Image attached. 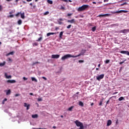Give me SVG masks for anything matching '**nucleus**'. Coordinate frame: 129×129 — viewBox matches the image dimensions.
Wrapping results in <instances>:
<instances>
[{
  "mask_svg": "<svg viewBox=\"0 0 129 129\" xmlns=\"http://www.w3.org/2000/svg\"><path fill=\"white\" fill-rule=\"evenodd\" d=\"M103 78H104V74H102L96 77V79L98 81H100L101 79H103Z\"/></svg>",
  "mask_w": 129,
  "mask_h": 129,
  "instance_id": "nucleus-3",
  "label": "nucleus"
},
{
  "mask_svg": "<svg viewBox=\"0 0 129 129\" xmlns=\"http://www.w3.org/2000/svg\"><path fill=\"white\" fill-rule=\"evenodd\" d=\"M28 2H32L33 0H26Z\"/></svg>",
  "mask_w": 129,
  "mask_h": 129,
  "instance_id": "nucleus-59",
  "label": "nucleus"
},
{
  "mask_svg": "<svg viewBox=\"0 0 129 129\" xmlns=\"http://www.w3.org/2000/svg\"><path fill=\"white\" fill-rule=\"evenodd\" d=\"M127 52V51L122 50V51H120L121 54H125L126 55Z\"/></svg>",
  "mask_w": 129,
  "mask_h": 129,
  "instance_id": "nucleus-24",
  "label": "nucleus"
},
{
  "mask_svg": "<svg viewBox=\"0 0 129 129\" xmlns=\"http://www.w3.org/2000/svg\"><path fill=\"white\" fill-rule=\"evenodd\" d=\"M24 107H27V110L30 109V104H27V103H24Z\"/></svg>",
  "mask_w": 129,
  "mask_h": 129,
  "instance_id": "nucleus-11",
  "label": "nucleus"
},
{
  "mask_svg": "<svg viewBox=\"0 0 129 129\" xmlns=\"http://www.w3.org/2000/svg\"><path fill=\"white\" fill-rule=\"evenodd\" d=\"M62 1V2H64V3H67V2H68V0H60Z\"/></svg>",
  "mask_w": 129,
  "mask_h": 129,
  "instance_id": "nucleus-53",
  "label": "nucleus"
},
{
  "mask_svg": "<svg viewBox=\"0 0 129 129\" xmlns=\"http://www.w3.org/2000/svg\"><path fill=\"white\" fill-rule=\"evenodd\" d=\"M79 63H84V60H79Z\"/></svg>",
  "mask_w": 129,
  "mask_h": 129,
  "instance_id": "nucleus-38",
  "label": "nucleus"
},
{
  "mask_svg": "<svg viewBox=\"0 0 129 129\" xmlns=\"http://www.w3.org/2000/svg\"><path fill=\"white\" fill-rule=\"evenodd\" d=\"M10 18H14V15H11L9 16Z\"/></svg>",
  "mask_w": 129,
  "mask_h": 129,
  "instance_id": "nucleus-48",
  "label": "nucleus"
},
{
  "mask_svg": "<svg viewBox=\"0 0 129 129\" xmlns=\"http://www.w3.org/2000/svg\"><path fill=\"white\" fill-rule=\"evenodd\" d=\"M7 61L9 62H13V59H11V58L9 57L7 59Z\"/></svg>",
  "mask_w": 129,
  "mask_h": 129,
  "instance_id": "nucleus-34",
  "label": "nucleus"
},
{
  "mask_svg": "<svg viewBox=\"0 0 129 129\" xmlns=\"http://www.w3.org/2000/svg\"><path fill=\"white\" fill-rule=\"evenodd\" d=\"M69 58H76V56H75V55H72L69 54H66L61 57V60H62V61H64V60H66V59H68Z\"/></svg>",
  "mask_w": 129,
  "mask_h": 129,
  "instance_id": "nucleus-2",
  "label": "nucleus"
},
{
  "mask_svg": "<svg viewBox=\"0 0 129 129\" xmlns=\"http://www.w3.org/2000/svg\"><path fill=\"white\" fill-rule=\"evenodd\" d=\"M109 15H110L109 14H101V15L98 16V17H109Z\"/></svg>",
  "mask_w": 129,
  "mask_h": 129,
  "instance_id": "nucleus-13",
  "label": "nucleus"
},
{
  "mask_svg": "<svg viewBox=\"0 0 129 129\" xmlns=\"http://www.w3.org/2000/svg\"><path fill=\"white\" fill-rule=\"evenodd\" d=\"M71 25H69L68 26H67V29H70V28H71Z\"/></svg>",
  "mask_w": 129,
  "mask_h": 129,
  "instance_id": "nucleus-43",
  "label": "nucleus"
},
{
  "mask_svg": "<svg viewBox=\"0 0 129 129\" xmlns=\"http://www.w3.org/2000/svg\"><path fill=\"white\" fill-rule=\"evenodd\" d=\"M38 101H43V98H39L37 99Z\"/></svg>",
  "mask_w": 129,
  "mask_h": 129,
  "instance_id": "nucleus-36",
  "label": "nucleus"
},
{
  "mask_svg": "<svg viewBox=\"0 0 129 129\" xmlns=\"http://www.w3.org/2000/svg\"><path fill=\"white\" fill-rule=\"evenodd\" d=\"M21 14V12H19L17 14H16V17H19V16H20V14Z\"/></svg>",
  "mask_w": 129,
  "mask_h": 129,
  "instance_id": "nucleus-41",
  "label": "nucleus"
},
{
  "mask_svg": "<svg viewBox=\"0 0 129 129\" xmlns=\"http://www.w3.org/2000/svg\"><path fill=\"white\" fill-rule=\"evenodd\" d=\"M20 94H15V97H17V96H20Z\"/></svg>",
  "mask_w": 129,
  "mask_h": 129,
  "instance_id": "nucleus-45",
  "label": "nucleus"
},
{
  "mask_svg": "<svg viewBox=\"0 0 129 129\" xmlns=\"http://www.w3.org/2000/svg\"><path fill=\"white\" fill-rule=\"evenodd\" d=\"M79 105H80V106H84V104H83V103L81 101H80L79 102Z\"/></svg>",
  "mask_w": 129,
  "mask_h": 129,
  "instance_id": "nucleus-23",
  "label": "nucleus"
},
{
  "mask_svg": "<svg viewBox=\"0 0 129 129\" xmlns=\"http://www.w3.org/2000/svg\"><path fill=\"white\" fill-rule=\"evenodd\" d=\"M117 93H118V92H116L113 93V95H114V94H117Z\"/></svg>",
  "mask_w": 129,
  "mask_h": 129,
  "instance_id": "nucleus-54",
  "label": "nucleus"
},
{
  "mask_svg": "<svg viewBox=\"0 0 129 129\" xmlns=\"http://www.w3.org/2000/svg\"><path fill=\"white\" fill-rule=\"evenodd\" d=\"M109 0H104V3H106L108 2Z\"/></svg>",
  "mask_w": 129,
  "mask_h": 129,
  "instance_id": "nucleus-56",
  "label": "nucleus"
},
{
  "mask_svg": "<svg viewBox=\"0 0 129 129\" xmlns=\"http://www.w3.org/2000/svg\"><path fill=\"white\" fill-rule=\"evenodd\" d=\"M68 23H70V24H75V19H73L71 20H68Z\"/></svg>",
  "mask_w": 129,
  "mask_h": 129,
  "instance_id": "nucleus-10",
  "label": "nucleus"
},
{
  "mask_svg": "<svg viewBox=\"0 0 129 129\" xmlns=\"http://www.w3.org/2000/svg\"><path fill=\"white\" fill-rule=\"evenodd\" d=\"M109 62H110V60H109V59H106V60H105V63L106 64H108V63H109Z\"/></svg>",
  "mask_w": 129,
  "mask_h": 129,
  "instance_id": "nucleus-31",
  "label": "nucleus"
},
{
  "mask_svg": "<svg viewBox=\"0 0 129 129\" xmlns=\"http://www.w3.org/2000/svg\"><path fill=\"white\" fill-rule=\"evenodd\" d=\"M33 46H38V43L35 42L33 44Z\"/></svg>",
  "mask_w": 129,
  "mask_h": 129,
  "instance_id": "nucleus-40",
  "label": "nucleus"
},
{
  "mask_svg": "<svg viewBox=\"0 0 129 129\" xmlns=\"http://www.w3.org/2000/svg\"><path fill=\"white\" fill-rule=\"evenodd\" d=\"M127 32H128V30L127 29H123L122 30H120L119 33H123V34H124L125 33H127Z\"/></svg>",
  "mask_w": 129,
  "mask_h": 129,
  "instance_id": "nucleus-9",
  "label": "nucleus"
},
{
  "mask_svg": "<svg viewBox=\"0 0 129 129\" xmlns=\"http://www.w3.org/2000/svg\"><path fill=\"white\" fill-rule=\"evenodd\" d=\"M125 5H127V3L126 2L123 3V6H125Z\"/></svg>",
  "mask_w": 129,
  "mask_h": 129,
  "instance_id": "nucleus-55",
  "label": "nucleus"
},
{
  "mask_svg": "<svg viewBox=\"0 0 129 129\" xmlns=\"http://www.w3.org/2000/svg\"><path fill=\"white\" fill-rule=\"evenodd\" d=\"M7 83H16V80H8L7 81Z\"/></svg>",
  "mask_w": 129,
  "mask_h": 129,
  "instance_id": "nucleus-8",
  "label": "nucleus"
},
{
  "mask_svg": "<svg viewBox=\"0 0 129 129\" xmlns=\"http://www.w3.org/2000/svg\"><path fill=\"white\" fill-rule=\"evenodd\" d=\"M121 13H128V11H125V10H120V11H119L115 12V14H121Z\"/></svg>",
  "mask_w": 129,
  "mask_h": 129,
  "instance_id": "nucleus-7",
  "label": "nucleus"
},
{
  "mask_svg": "<svg viewBox=\"0 0 129 129\" xmlns=\"http://www.w3.org/2000/svg\"><path fill=\"white\" fill-rule=\"evenodd\" d=\"M126 55H127V56H129V52L128 51H127V53Z\"/></svg>",
  "mask_w": 129,
  "mask_h": 129,
  "instance_id": "nucleus-57",
  "label": "nucleus"
},
{
  "mask_svg": "<svg viewBox=\"0 0 129 129\" xmlns=\"http://www.w3.org/2000/svg\"><path fill=\"white\" fill-rule=\"evenodd\" d=\"M96 30V27L95 26L92 28V31L93 32H95Z\"/></svg>",
  "mask_w": 129,
  "mask_h": 129,
  "instance_id": "nucleus-28",
  "label": "nucleus"
},
{
  "mask_svg": "<svg viewBox=\"0 0 129 129\" xmlns=\"http://www.w3.org/2000/svg\"><path fill=\"white\" fill-rule=\"evenodd\" d=\"M36 64H41V62H40L39 61H36V62L33 63V65H36Z\"/></svg>",
  "mask_w": 129,
  "mask_h": 129,
  "instance_id": "nucleus-32",
  "label": "nucleus"
},
{
  "mask_svg": "<svg viewBox=\"0 0 129 129\" xmlns=\"http://www.w3.org/2000/svg\"><path fill=\"white\" fill-rule=\"evenodd\" d=\"M30 6H31L32 7L33 6V3H30Z\"/></svg>",
  "mask_w": 129,
  "mask_h": 129,
  "instance_id": "nucleus-63",
  "label": "nucleus"
},
{
  "mask_svg": "<svg viewBox=\"0 0 129 129\" xmlns=\"http://www.w3.org/2000/svg\"><path fill=\"white\" fill-rule=\"evenodd\" d=\"M22 21L21 20H18V25H22Z\"/></svg>",
  "mask_w": 129,
  "mask_h": 129,
  "instance_id": "nucleus-29",
  "label": "nucleus"
},
{
  "mask_svg": "<svg viewBox=\"0 0 129 129\" xmlns=\"http://www.w3.org/2000/svg\"><path fill=\"white\" fill-rule=\"evenodd\" d=\"M5 65H6V62L5 61H4L3 63H1V67H3V66H5Z\"/></svg>",
  "mask_w": 129,
  "mask_h": 129,
  "instance_id": "nucleus-30",
  "label": "nucleus"
},
{
  "mask_svg": "<svg viewBox=\"0 0 129 129\" xmlns=\"http://www.w3.org/2000/svg\"><path fill=\"white\" fill-rule=\"evenodd\" d=\"M38 114H37L32 115V118H38Z\"/></svg>",
  "mask_w": 129,
  "mask_h": 129,
  "instance_id": "nucleus-17",
  "label": "nucleus"
},
{
  "mask_svg": "<svg viewBox=\"0 0 129 129\" xmlns=\"http://www.w3.org/2000/svg\"><path fill=\"white\" fill-rule=\"evenodd\" d=\"M93 4L94 5H96V2H93Z\"/></svg>",
  "mask_w": 129,
  "mask_h": 129,
  "instance_id": "nucleus-62",
  "label": "nucleus"
},
{
  "mask_svg": "<svg viewBox=\"0 0 129 129\" xmlns=\"http://www.w3.org/2000/svg\"><path fill=\"white\" fill-rule=\"evenodd\" d=\"M42 78L44 79V80H47V79L45 77H42Z\"/></svg>",
  "mask_w": 129,
  "mask_h": 129,
  "instance_id": "nucleus-47",
  "label": "nucleus"
},
{
  "mask_svg": "<svg viewBox=\"0 0 129 129\" xmlns=\"http://www.w3.org/2000/svg\"><path fill=\"white\" fill-rule=\"evenodd\" d=\"M87 9H89V6L84 5L78 9V12H83V11H85V10H87Z\"/></svg>",
  "mask_w": 129,
  "mask_h": 129,
  "instance_id": "nucleus-1",
  "label": "nucleus"
},
{
  "mask_svg": "<svg viewBox=\"0 0 129 129\" xmlns=\"http://www.w3.org/2000/svg\"><path fill=\"white\" fill-rule=\"evenodd\" d=\"M71 16H72V14H68V17H70Z\"/></svg>",
  "mask_w": 129,
  "mask_h": 129,
  "instance_id": "nucleus-52",
  "label": "nucleus"
},
{
  "mask_svg": "<svg viewBox=\"0 0 129 129\" xmlns=\"http://www.w3.org/2000/svg\"><path fill=\"white\" fill-rule=\"evenodd\" d=\"M73 108H74V106H72L71 107L69 108V109H68L69 111H72V110L73 109Z\"/></svg>",
  "mask_w": 129,
  "mask_h": 129,
  "instance_id": "nucleus-20",
  "label": "nucleus"
},
{
  "mask_svg": "<svg viewBox=\"0 0 129 129\" xmlns=\"http://www.w3.org/2000/svg\"><path fill=\"white\" fill-rule=\"evenodd\" d=\"M31 80H32V81H35V82H38V81L35 78L32 77Z\"/></svg>",
  "mask_w": 129,
  "mask_h": 129,
  "instance_id": "nucleus-21",
  "label": "nucleus"
},
{
  "mask_svg": "<svg viewBox=\"0 0 129 129\" xmlns=\"http://www.w3.org/2000/svg\"><path fill=\"white\" fill-rule=\"evenodd\" d=\"M102 102H103V101H100V103H99V105H102Z\"/></svg>",
  "mask_w": 129,
  "mask_h": 129,
  "instance_id": "nucleus-44",
  "label": "nucleus"
},
{
  "mask_svg": "<svg viewBox=\"0 0 129 129\" xmlns=\"http://www.w3.org/2000/svg\"><path fill=\"white\" fill-rule=\"evenodd\" d=\"M15 51H11L6 54V56H10V55H14Z\"/></svg>",
  "mask_w": 129,
  "mask_h": 129,
  "instance_id": "nucleus-16",
  "label": "nucleus"
},
{
  "mask_svg": "<svg viewBox=\"0 0 129 129\" xmlns=\"http://www.w3.org/2000/svg\"><path fill=\"white\" fill-rule=\"evenodd\" d=\"M57 22H58V24H59V25H62V22H61V21H59V20H58Z\"/></svg>",
  "mask_w": 129,
  "mask_h": 129,
  "instance_id": "nucleus-42",
  "label": "nucleus"
},
{
  "mask_svg": "<svg viewBox=\"0 0 129 129\" xmlns=\"http://www.w3.org/2000/svg\"><path fill=\"white\" fill-rule=\"evenodd\" d=\"M75 123H76L77 126H82L83 125V123L82 122L79 121V120H77L75 121Z\"/></svg>",
  "mask_w": 129,
  "mask_h": 129,
  "instance_id": "nucleus-5",
  "label": "nucleus"
},
{
  "mask_svg": "<svg viewBox=\"0 0 129 129\" xmlns=\"http://www.w3.org/2000/svg\"><path fill=\"white\" fill-rule=\"evenodd\" d=\"M58 21H59V22L60 21L61 22V21H64V20H63V19L62 18H60L58 20Z\"/></svg>",
  "mask_w": 129,
  "mask_h": 129,
  "instance_id": "nucleus-46",
  "label": "nucleus"
},
{
  "mask_svg": "<svg viewBox=\"0 0 129 129\" xmlns=\"http://www.w3.org/2000/svg\"><path fill=\"white\" fill-rule=\"evenodd\" d=\"M60 57V55L59 54H52L51 55V58L52 59H58Z\"/></svg>",
  "mask_w": 129,
  "mask_h": 129,
  "instance_id": "nucleus-6",
  "label": "nucleus"
},
{
  "mask_svg": "<svg viewBox=\"0 0 129 129\" xmlns=\"http://www.w3.org/2000/svg\"><path fill=\"white\" fill-rule=\"evenodd\" d=\"M5 92H6L7 95H10V94H11V93H12V91L11 90V89H9L8 90H6Z\"/></svg>",
  "mask_w": 129,
  "mask_h": 129,
  "instance_id": "nucleus-12",
  "label": "nucleus"
},
{
  "mask_svg": "<svg viewBox=\"0 0 129 129\" xmlns=\"http://www.w3.org/2000/svg\"><path fill=\"white\" fill-rule=\"evenodd\" d=\"M29 94L30 95H34V94L32 93H30Z\"/></svg>",
  "mask_w": 129,
  "mask_h": 129,
  "instance_id": "nucleus-61",
  "label": "nucleus"
},
{
  "mask_svg": "<svg viewBox=\"0 0 129 129\" xmlns=\"http://www.w3.org/2000/svg\"><path fill=\"white\" fill-rule=\"evenodd\" d=\"M60 10H65V8L63 7V6H61Z\"/></svg>",
  "mask_w": 129,
  "mask_h": 129,
  "instance_id": "nucleus-50",
  "label": "nucleus"
},
{
  "mask_svg": "<svg viewBox=\"0 0 129 129\" xmlns=\"http://www.w3.org/2000/svg\"><path fill=\"white\" fill-rule=\"evenodd\" d=\"M23 79H24V80H28V78H26L25 77H23Z\"/></svg>",
  "mask_w": 129,
  "mask_h": 129,
  "instance_id": "nucleus-49",
  "label": "nucleus"
},
{
  "mask_svg": "<svg viewBox=\"0 0 129 129\" xmlns=\"http://www.w3.org/2000/svg\"><path fill=\"white\" fill-rule=\"evenodd\" d=\"M47 2L48 3V4H49L50 5H53V1L51 0H47Z\"/></svg>",
  "mask_w": 129,
  "mask_h": 129,
  "instance_id": "nucleus-22",
  "label": "nucleus"
},
{
  "mask_svg": "<svg viewBox=\"0 0 129 129\" xmlns=\"http://www.w3.org/2000/svg\"><path fill=\"white\" fill-rule=\"evenodd\" d=\"M5 75L7 79H11V78H12V76H8V74L7 73H5Z\"/></svg>",
  "mask_w": 129,
  "mask_h": 129,
  "instance_id": "nucleus-15",
  "label": "nucleus"
},
{
  "mask_svg": "<svg viewBox=\"0 0 129 129\" xmlns=\"http://www.w3.org/2000/svg\"><path fill=\"white\" fill-rule=\"evenodd\" d=\"M111 120H108V121H107V126H109V125H110L111 124Z\"/></svg>",
  "mask_w": 129,
  "mask_h": 129,
  "instance_id": "nucleus-18",
  "label": "nucleus"
},
{
  "mask_svg": "<svg viewBox=\"0 0 129 129\" xmlns=\"http://www.w3.org/2000/svg\"><path fill=\"white\" fill-rule=\"evenodd\" d=\"M8 100V99L7 98H5L3 101H2V104H5V102H6V101H7Z\"/></svg>",
  "mask_w": 129,
  "mask_h": 129,
  "instance_id": "nucleus-27",
  "label": "nucleus"
},
{
  "mask_svg": "<svg viewBox=\"0 0 129 129\" xmlns=\"http://www.w3.org/2000/svg\"><path fill=\"white\" fill-rule=\"evenodd\" d=\"M91 106H92L93 105H94V103H92L91 104Z\"/></svg>",
  "mask_w": 129,
  "mask_h": 129,
  "instance_id": "nucleus-60",
  "label": "nucleus"
},
{
  "mask_svg": "<svg viewBox=\"0 0 129 129\" xmlns=\"http://www.w3.org/2000/svg\"><path fill=\"white\" fill-rule=\"evenodd\" d=\"M121 100H124V98H123V97H120L118 99V101H121Z\"/></svg>",
  "mask_w": 129,
  "mask_h": 129,
  "instance_id": "nucleus-26",
  "label": "nucleus"
},
{
  "mask_svg": "<svg viewBox=\"0 0 129 129\" xmlns=\"http://www.w3.org/2000/svg\"><path fill=\"white\" fill-rule=\"evenodd\" d=\"M21 17L22 19H25V13H23L21 14Z\"/></svg>",
  "mask_w": 129,
  "mask_h": 129,
  "instance_id": "nucleus-19",
  "label": "nucleus"
},
{
  "mask_svg": "<svg viewBox=\"0 0 129 129\" xmlns=\"http://www.w3.org/2000/svg\"><path fill=\"white\" fill-rule=\"evenodd\" d=\"M109 103V100H108L106 102V104H108Z\"/></svg>",
  "mask_w": 129,
  "mask_h": 129,
  "instance_id": "nucleus-58",
  "label": "nucleus"
},
{
  "mask_svg": "<svg viewBox=\"0 0 129 129\" xmlns=\"http://www.w3.org/2000/svg\"><path fill=\"white\" fill-rule=\"evenodd\" d=\"M125 61H126V59H125L124 60H122V61H121V62H119L120 65H121L122 64H123V63H124V62H125Z\"/></svg>",
  "mask_w": 129,
  "mask_h": 129,
  "instance_id": "nucleus-35",
  "label": "nucleus"
},
{
  "mask_svg": "<svg viewBox=\"0 0 129 129\" xmlns=\"http://www.w3.org/2000/svg\"><path fill=\"white\" fill-rule=\"evenodd\" d=\"M85 53H86V50L82 49L81 52L79 54H78L77 55H75V56L76 58H77V57H80V56L84 55V54H85Z\"/></svg>",
  "mask_w": 129,
  "mask_h": 129,
  "instance_id": "nucleus-4",
  "label": "nucleus"
},
{
  "mask_svg": "<svg viewBox=\"0 0 129 129\" xmlns=\"http://www.w3.org/2000/svg\"><path fill=\"white\" fill-rule=\"evenodd\" d=\"M41 40H42V37H40L39 38H38V40H37V41L38 42H40V41H41Z\"/></svg>",
  "mask_w": 129,
  "mask_h": 129,
  "instance_id": "nucleus-37",
  "label": "nucleus"
},
{
  "mask_svg": "<svg viewBox=\"0 0 129 129\" xmlns=\"http://www.w3.org/2000/svg\"><path fill=\"white\" fill-rule=\"evenodd\" d=\"M14 11H12L9 13L10 15H12V14H13Z\"/></svg>",
  "mask_w": 129,
  "mask_h": 129,
  "instance_id": "nucleus-51",
  "label": "nucleus"
},
{
  "mask_svg": "<svg viewBox=\"0 0 129 129\" xmlns=\"http://www.w3.org/2000/svg\"><path fill=\"white\" fill-rule=\"evenodd\" d=\"M79 129H84V126H83V125L82 126H80Z\"/></svg>",
  "mask_w": 129,
  "mask_h": 129,
  "instance_id": "nucleus-39",
  "label": "nucleus"
},
{
  "mask_svg": "<svg viewBox=\"0 0 129 129\" xmlns=\"http://www.w3.org/2000/svg\"><path fill=\"white\" fill-rule=\"evenodd\" d=\"M51 35H56V33H54V32H49L48 33L46 34L47 37H49V36H51Z\"/></svg>",
  "mask_w": 129,
  "mask_h": 129,
  "instance_id": "nucleus-14",
  "label": "nucleus"
},
{
  "mask_svg": "<svg viewBox=\"0 0 129 129\" xmlns=\"http://www.w3.org/2000/svg\"><path fill=\"white\" fill-rule=\"evenodd\" d=\"M49 11H47V12H46L45 13H44L43 14V15H44V16H47V15H49Z\"/></svg>",
  "mask_w": 129,
  "mask_h": 129,
  "instance_id": "nucleus-33",
  "label": "nucleus"
},
{
  "mask_svg": "<svg viewBox=\"0 0 129 129\" xmlns=\"http://www.w3.org/2000/svg\"><path fill=\"white\" fill-rule=\"evenodd\" d=\"M100 64H99L98 65V67H100Z\"/></svg>",
  "mask_w": 129,
  "mask_h": 129,
  "instance_id": "nucleus-64",
  "label": "nucleus"
},
{
  "mask_svg": "<svg viewBox=\"0 0 129 129\" xmlns=\"http://www.w3.org/2000/svg\"><path fill=\"white\" fill-rule=\"evenodd\" d=\"M62 36H63V31H61V32H60L59 38L60 39H62Z\"/></svg>",
  "mask_w": 129,
  "mask_h": 129,
  "instance_id": "nucleus-25",
  "label": "nucleus"
}]
</instances>
